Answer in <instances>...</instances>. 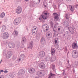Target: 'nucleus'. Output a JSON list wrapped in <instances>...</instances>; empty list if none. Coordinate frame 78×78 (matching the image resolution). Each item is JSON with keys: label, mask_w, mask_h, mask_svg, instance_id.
Wrapping results in <instances>:
<instances>
[{"label": "nucleus", "mask_w": 78, "mask_h": 78, "mask_svg": "<svg viewBox=\"0 0 78 78\" xmlns=\"http://www.w3.org/2000/svg\"><path fill=\"white\" fill-rule=\"evenodd\" d=\"M20 21H21V18H17L14 20L13 24L15 25H17L20 23Z\"/></svg>", "instance_id": "nucleus-1"}, {"label": "nucleus", "mask_w": 78, "mask_h": 78, "mask_svg": "<svg viewBox=\"0 0 78 78\" xmlns=\"http://www.w3.org/2000/svg\"><path fill=\"white\" fill-rule=\"evenodd\" d=\"M9 36V34L8 32H4L2 34V38L4 39H7Z\"/></svg>", "instance_id": "nucleus-2"}, {"label": "nucleus", "mask_w": 78, "mask_h": 78, "mask_svg": "<svg viewBox=\"0 0 78 78\" xmlns=\"http://www.w3.org/2000/svg\"><path fill=\"white\" fill-rule=\"evenodd\" d=\"M73 57V58H76L78 57V53L75 50L73 51L72 53Z\"/></svg>", "instance_id": "nucleus-3"}, {"label": "nucleus", "mask_w": 78, "mask_h": 78, "mask_svg": "<svg viewBox=\"0 0 78 78\" xmlns=\"http://www.w3.org/2000/svg\"><path fill=\"white\" fill-rule=\"evenodd\" d=\"M22 9L20 7H18L16 9V12L17 14H20L22 12Z\"/></svg>", "instance_id": "nucleus-4"}, {"label": "nucleus", "mask_w": 78, "mask_h": 78, "mask_svg": "<svg viewBox=\"0 0 78 78\" xmlns=\"http://www.w3.org/2000/svg\"><path fill=\"white\" fill-rule=\"evenodd\" d=\"M38 66L39 67L42 69H44L45 68V65L43 62L39 63Z\"/></svg>", "instance_id": "nucleus-5"}, {"label": "nucleus", "mask_w": 78, "mask_h": 78, "mask_svg": "<svg viewBox=\"0 0 78 78\" xmlns=\"http://www.w3.org/2000/svg\"><path fill=\"white\" fill-rule=\"evenodd\" d=\"M39 55L41 58L44 57V56H45V52L43 51H41L39 52Z\"/></svg>", "instance_id": "nucleus-6"}, {"label": "nucleus", "mask_w": 78, "mask_h": 78, "mask_svg": "<svg viewBox=\"0 0 78 78\" xmlns=\"http://www.w3.org/2000/svg\"><path fill=\"white\" fill-rule=\"evenodd\" d=\"M28 72L30 73H34L35 72V69L31 68L29 69Z\"/></svg>", "instance_id": "nucleus-7"}, {"label": "nucleus", "mask_w": 78, "mask_h": 78, "mask_svg": "<svg viewBox=\"0 0 78 78\" xmlns=\"http://www.w3.org/2000/svg\"><path fill=\"white\" fill-rule=\"evenodd\" d=\"M47 13H43L42 15H41L43 19L44 20H46L47 19Z\"/></svg>", "instance_id": "nucleus-8"}, {"label": "nucleus", "mask_w": 78, "mask_h": 78, "mask_svg": "<svg viewBox=\"0 0 78 78\" xmlns=\"http://www.w3.org/2000/svg\"><path fill=\"white\" fill-rule=\"evenodd\" d=\"M53 15L54 16V20H58V19H59V17H58V14L55 13H54Z\"/></svg>", "instance_id": "nucleus-9"}, {"label": "nucleus", "mask_w": 78, "mask_h": 78, "mask_svg": "<svg viewBox=\"0 0 78 78\" xmlns=\"http://www.w3.org/2000/svg\"><path fill=\"white\" fill-rule=\"evenodd\" d=\"M9 46L10 47V48H14V44L13 42H10L9 44Z\"/></svg>", "instance_id": "nucleus-10"}, {"label": "nucleus", "mask_w": 78, "mask_h": 78, "mask_svg": "<svg viewBox=\"0 0 78 78\" xmlns=\"http://www.w3.org/2000/svg\"><path fill=\"white\" fill-rule=\"evenodd\" d=\"M12 55V52L9 51L8 52L7 55V57L8 58H9L11 56V55Z\"/></svg>", "instance_id": "nucleus-11"}, {"label": "nucleus", "mask_w": 78, "mask_h": 78, "mask_svg": "<svg viewBox=\"0 0 78 78\" xmlns=\"http://www.w3.org/2000/svg\"><path fill=\"white\" fill-rule=\"evenodd\" d=\"M48 76V78H53L55 76V75L54 74L50 73V74H49Z\"/></svg>", "instance_id": "nucleus-12"}, {"label": "nucleus", "mask_w": 78, "mask_h": 78, "mask_svg": "<svg viewBox=\"0 0 78 78\" xmlns=\"http://www.w3.org/2000/svg\"><path fill=\"white\" fill-rule=\"evenodd\" d=\"M72 47L73 48H78V45L76 43H74L72 45Z\"/></svg>", "instance_id": "nucleus-13"}, {"label": "nucleus", "mask_w": 78, "mask_h": 78, "mask_svg": "<svg viewBox=\"0 0 78 78\" xmlns=\"http://www.w3.org/2000/svg\"><path fill=\"white\" fill-rule=\"evenodd\" d=\"M33 42L32 41H31L30 44L28 45V48H31L33 47Z\"/></svg>", "instance_id": "nucleus-14"}, {"label": "nucleus", "mask_w": 78, "mask_h": 78, "mask_svg": "<svg viewBox=\"0 0 78 78\" xmlns=\"http://www.w3.org/2000/svg\"><path fill=\"white\" fill-rule=\"evenodd\" d=\"M6 30V27L5 25H3L2 26V32H4Z\"/></svg>", "instance_id": "nucleus-15"}, {"label": "nucleus", "mask_w": 78, "mask_h": 78, "mask_svg": "<svg viewBox=\"0 0 78 78\" xmlns=\"http://www.w3.org/2000/svg\"><path fill=\"white\" fill-rule=\"evenodd\" d=\"M51 60L52 62H53V61H55L56 60V57L55 56H52L51 58Z\"/></svg>", "instance_id": "nucleus-16"}, {"label": "nucleus", "mask_w": 78, "mask_h": 78, "mask_svg": "<svg viewBox=\"0 0 78 78\" xmlns=\"http://www.w3.org/2000/svg\"><path fill=\"white\" fill-rule=\"evenodd\" d=\"M51 55H53L55 53V51L54 49L51 48Z\"/></svg>", "instance_id": "nucleus-17"}, {"label": "nucleus", "mask_w": 78, "mask_h": 78, "mask_svg": "<svg viewBox=\"0 0 78 78\" xmlns=\"http://www.w3.org/2000/svg\"><path fill=\"white\" fill-rule=\"evenodd\" d=\"M69 8L70 9V10L71 11H74V8L73 6H72L71 5L69 6Z\"/></svg>", "instance_id": "nucleus-18"}, {"label": "nucleus", "mask_w": 78, "mask_h": 78, "mask_svg": "<svg viewBox=\"0 0 78 78\" xmlns=\"http://www.w3.org/2000/svg\"><path fill=\"white\" fill-rule=\"evenodd\" d=\"M24 73V71L23 70H20L19 72L18 73L19 75H22Z\"/></svg>", "instance_id": "nucleus-19"}, {"label": "nucleus", "mask_w": 78, "mask_h": 78, "mask_svg": "<svg viewBox=\"0 0 78 78\" xmlns=\"http://www.w3.org/2000/svg\"><path fill=\"white\" fill-rule=\"evenodd\" d=\"M5 14L4 12H3L0 15V17L1 18H3L4 17H5Z\"/></svg>", "instance_id": "nucleus-20"}, {"label": "nucleus", "mask_w": 78, "mask_h": 78, "mask_svg": "<svg viewBox=\"0 0 78 78\" xmlns=\"http://www.w3.org/2000/svg\"><path fill=\"white\" fill-rule=\"evenodd\" d=\"M64 23L66 27H68V26H69V23L68 22H67L66 21H65Z\"/></svg>", "instance_id": "nucleus-21"}, {"label": "nucleus", "mask_w": 78, "mask_h": 78, "mask_svg": "<svg viewBox=\"0 0 78 78\" xmlns=\"http://www.w3.org/2000/svg\"><path fill=\"white\" fill-rule=\"evenodd\" d=\"M36 31H34V30L32 31V33L33 35H34V36L36 35V33L37 32V30H36Z\"/></svg>", "instance_id": "nucleus-22"}, {"label": "nucleus", "mask_w": 78, "mask_h": 78, "mask_svg": "<svg viewBox=\"0 0 78 78\" xmlns=\"http://www.w3.org/2000/svg\"><path fill=\"white\" fill-rule=\"evenodd\" d=\"M14 33H15V35H16V36H17L18 34V32L16 30H14Z\"/></svg>", "instance_id": "nucleus-23"}, {"label": "nucleus", "mask_w": 78, "mask_h": 78, "mask_svg": "<svg viewBox=\"0 0 78 78\" xmlns=\"http://www.w3.org/2000/svg\"><path fill=\"white\" fill-rule=\"evenodd\" d=\"M41 42H43V43H45V39H44V38H42L41 39Z\"/></svg>", "instance_id": "nucleus-24"}, {"label": "nucleus", "mask_w": 78, "mask_h": 78, "mask_svg": "<svg viewBox=\"0 0 78 78\" xmlns=\"http://www.w3.org/2000/svg\"><path fill=\"white\" fill-rule=\"evenodd\" d=\"M37 30V28L35 26L33 27L32 31H34V30Z\"/></svg>", "instance_id": "nucleus-25"}, {"label": "nucleus", "mask_w": 78, "mask_h": 78, "mask_svg": "<svg viewBox=\"0 0 78 78\" xmlns=\"http://www.w3.org/2000/svg\"><path fill=\"white\" fill-rule=\"evenodd\" d=\"M21 56L22 57V59H24L25 58V55L23 54H22L21 55Z\"/></svg>", "instance_id": "nucleus-26"}, {"label": "nucleus", "mask_w": 78, "mask_h": 78, "mask_svg": "<svg viewBox=\"0 0 78 78\" xmlns=\"http://www.w3.org/2000/svg\"><path fill=\"white\" fill-rule=\"evenodd\" d=\"M70 32H72V30H73V28L72 27L68 28Z\"/></svg>", "instance_id": "nucleus-27"}, {"label": "nucleus", "mask_w": 78, "mask_h": 78, "mask_svg": "<svg viewBox=\"0 0 78 78\" xmlns=\"http://www.w3.org/2000/svg\"><path fill=\"white\" fill-rule=\"evenodd\" d=\"M9 76L11 77H13L14 76V74H12V73H10L9 74Z\"/></svg>", "instance_id": "nucleus-28"}, {"label": "nucleus", "mask_w": 78, "mask_h": 78, "mask_svg": "<svg viewBox=\"0 0 78 78\" xmlns=\"http://www.w3.org/2000/svg\"><path fill=\"white\" fill-rule=\"evenodd\" d=\"M37 74L38 75H42V72H38L37 73Z\"/></svg>", "instance_id": "nucleus-29"}, {"label": "nucleus", "mask_w": 78, "mask_h": 78, "mask_svg": "<svg viewBox=\"0 0 78 78\" xmlns=\"http://www.w3.org/2000/svg\"><path fill=\"white\" fill-rule=\"evenodd\" d=\"M22 41L23 42H25L26 41V38H23L22 39Z\"/></svg>", "instance_id": "nucleus-30"}, {"label": "nucleus", "mask_w": 78, "mask_h": 78, "mask_svg": "<svg viewBox=\"0 0 78 78\" xmlns=\"http://www.w3.org/2000/svg\"><path fill=\"white\" fill-rule=\"evenodd\" d=\"M46 30V31H48V27L47 26H46L45 27Z\"/></svg>", "instance_id": "nucleus-31"}, {"label": "nucleus", "mask_w": 78, "mask_h": 78, "mask_svg": "<svg viewBox=\"0 0 78 78\" xmlns=\"http://www.w3.org/2000/svg\"><path fill=\"white\" fill-rule=\"evenodd\" d=\"M43 31H44V32H46V31H46V29H43Z\"/></svg>", "instance_id": "nucleus-32"}, {"label": "nucleus", "mask_w": 78, "mask_h": 78, "mask_svg": "<svg viewBox=\"0 0 78 78\" xmlns=\"http://www.w3.org/2000/svg\"><path fill=\"white\" fill-rule=\"evenodd\" d=\"M57 40H55V44L56 45H57L56 44H57Z\"/></svg>", "instance_id": "nucleus-33"}, {"label": "nucleus", "mask_w": 78, "mask_h": 78, "mask_svg": "<svg viewBox=\"0 0 78 78\" xmlns=\"http://www.w3.org/2000/svg\"><path fill=\"white\" fill-rule=\"evenodd\" d=\"M4 73H8V71H4Z\"/></svg>", "instance_id": "nucleus-34"}, {"label": "nucleus", "mask_w": 78, "mask_h": 78, "mask_svg": "<svg viewBox=\"0 0 78 78\" xmlns=\"http://www.w3.org/2000/svg\"><path fill=\"white\" fill-rule=\"evenodd\" d=\"M61 30V29L60 28H58V31H60V30Z\"/></svg>", "instance_id": "nucleus-35"}, {"label": "nucleus", "mask_w": 78, "mask_h": 78, "mask_svg": "<svg viewBox=\"0 0 78 78\" xmlns=\"http://www.w3.org/2000/svg\"><path fill=\"white\" fill-rule=\"evenodd\" d=\"M0 72H3V70H1Z\"/></svg>", "instance_id": "nucleus-36"}, {"label": "nucleus", "mask_w": 78, "mask_h": 78, "mask_svg": "<svg viewBox=\"0 0 78 78\" xmlns=\"http://www.w3.org/2000/svg\"><path fill=\"white\" fill-rule=\"evenodd\" d=\"M17 1L18 2H20V0H17Z\"/></svg>", "instance_id": "nucleus-37"}, {"label": "nucleus", "mask_w": 78, "mask_h": 78, "mask_svg": "<svg viewBox=\"0 0 78 78\" xmlns=\"http://www.w3.org/2000/svg\"><path fill=\"white\" fill-rule=\"evenodd\" d=\"M50 34H48V36H50Z\"/></svg>", "instance_id": "nucleus-38"}, {"label": "nucleus", "mask_w": 78, "mask_h": 78, "mask_svg": "<svg viewBox=\"0 0 78 78\" xmlns=\"http://www.w3.org/2000/svg\"><path fill=\"white\" fill-rule=\"evenodd\" d=\"M2 61V60H1V62H0V64H1V62Z\"/></svg>", "instance_id": "nucleus-39"}, {"label": "nucleus", "mask_w": 78, "mask_h": 78, "mask_svg": "<svg viewBox=\"0 0 78 78\" xmlns=\"http://www.w3.org/2000/svg\"><path fill=\"white\" fill-rule=\"evenodd\" d=\"M26 0V1H28V0Z\"/></svg>", "instance_id": "nucleus-40"}, {"label": "nucleus", "mask_w": 78, "mask_h": 78, "mask_svg": "<svg viewBox=\"0 0 78 78\" xmlns=\"http://www.w3.org/2000/svg\"><path fill=\"white\" fill-rule=\"evenodd\" d=\"M20 59H21L20 58L19 59V61H20Z\"/></svg>", "instance_id": "nucleus-41"}, {"label": "nucleus", "mask_w": 78, "mask_h": 78, "mask_svg": "<svg viewBox=\"0 0 78 78\" xmlns=\"http://www.w3.org/2000/svg\"><path fill=\"white\" fill-rule=\"evenodd\" d=\"M41 1V0H39V2H40Z\"/></svg>", "instance_id": "nucleus-42"}, {"label": "nucleus", "mask_w": 78, "mask_h": 78, "mask_svg": "<svg viewBox=\"0 0 78 78\" xmlns=\"http://www.w3.org/2000/svg\"><path fill=\"white\" fill-rule=\"evenodd\" d=\"M39 20H41V19L39 18Z\"/></svg>", "instance_id": "nucleus-43"}, {"label": "nucleus", "mask_w": 78, "mask_h": 78, "mask_svg": "<svg viewBox=\"0 0 78 78\" xmlns=\"http://www.w3.org/2000/svg\"><path fill=\"white\" fill-rule=\"evenodd\" d=\"M55 47H56V48H58V47H57L56 48V46H55Z\"/></svg>", "instance_id": "nucleus-44"}, {"label": "nucleus", "mask_w": 78, "mask_h": 78, "mask_svg": "<svg viewBox=\"0 0 78 78\" xmlns=\"http://www.w3.org/2000/svg\"><path fill=\"white\" fill-rule=\"evenodd\" d=\"M67 0V1H69V0Z\"/></svg>", "instance_id": "nucleus-45"}, {"label": "nucleus", "mask_w": 78, "mask_h": 78, "mask_svg": "<svg viewBox=\"0 0 78 78\" xmlns=\"http://www.w3.org/2000/svg\"><path fill=\"white\" fill-rule=\"evenodd\" d=\"M54 31H55V30H54Z\"/></svg>", "instance_id": "nucleus-46"}, {"label": "nucleus", "mask_w": 78, "mask_h": 78, "mask_svg": "<svg viewBox=\"0 0 78 78\" xmlns=\"http://www.w3.org/2000/svg\"><path fill=\"white\" fill-rule=\"evenodd\" d=\"M0 78H2V77H0Z\"/></svg>", "instance_id": "nucleus-47"}, {"label": "nucleus", "mask_w": 78, "mask_h": 78, "mask_svg": "<svg viewBox=\"0 0 78 78\" xmlns=\"http://www.w3.org/2000/svg\"><path fill=\"white\" fill-rule=\"evenodd\" d=\"M0 73H1V72H0Z\"/></svg>", "instance_id": "nucleus-48"}]
</instances>
